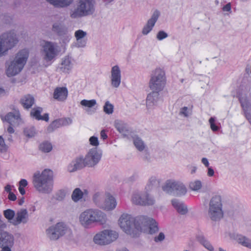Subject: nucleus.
I'll list each match as a JSON object with an SVG mask.
<instances>
[{
	"label": "nucleus",
	"instance_id": "obj_16",
	"mask_svg": "<svg viewBox=\"0 0 251 251\" xmlns=\"http://www.w3.org/2000/svg\"><path fill=\"white\" fill-rule=\"evenodd\" d=\"M242 108L243 109L244 115L251 124V103L249 100L246 96H241L239 98Z\"/></svg>",
	"mask_w": 251,
	"mask_h": 251
},
{
	"label": "nucleus",
	"instance_id": "obj_52",
	"mask_svg": "<svg viewBox=\"0 0 251 251\" xmlns=\"http://www.w3.org/2000/svg\"><path fill=\"white\" fill-rule=\"evenodd\" d=\"M66 196L64 191L60 190L58 191L55 194V199L58 201H62L64 200Z\"/></svg>",
	"mask_w": 251,
	"mask_h": 251
},
{
	"label": "nucleus",
	"instance_id": "obj_60",
	"mask_svg": "<svg viewBox=\"0 0 251 251\" xmlns=\"http://www.w3.org/2000/svg\"><path fill=\"white\" fill-rule=\"evenodd\" d=\"M214 175V171L211 167H208L207 175L209 176H212Z\"/></svg>",
	"mask_w": 251,
	"mask_h": 251
},
{
	"label": "nucleus",
	"instance_id": "obj_14",
	"mask_svg": "<svg viewBox=\"0 0 251 251\" xmlns=\"http://www.w3.org/2000/svg\"><path fill=\"white\" fill-rule=\"evenodd\" d=\"M28 221L29 215L27 209L22 208L16 212L15 218L10 223L14 226H18L21 224L25 225Z\"/></svg>",
	"mask_w": 251,
	"mask_h": 251
},
{
	"label": "nucleus",
	"instance_id": "obj_28",
	"mask_svg": "<svg viewBox=\"0 0 251 251\" xmlns=\"http://www.w3.org/2000/svg\"><path fill=\"white\" fill-rule=\"evenodd\" d=\"M50 4L57 8H65L70 6L74 0H46Z\"/></svg>",
	"mask_w": 251,
	"mask_h": 251
},
{
	"label": "nucleus",
	"instance_id": "obj_30",
	"mask_svg": "<svg viewBox=\"0 0 251 251\" xmlns=\"http://www.w3.org/2000/svg\"><path fill=\"white\" fill-rule=\"evenodd\" d=\"M104 233L105 237H106V240L107 245H109L113 242L115 241L119 237L118 233L113 230L111 229H104Z\"/></svg>",
	"mask_w": 251,
	"mask_h": 251
},
{
	"label": "nucleus",
	"instance_id": "obj_37",
	"mask_svg": "<svg viewBox=\"0 0 251 251\" xmlns=\"http://www.w3.org/2000/svg\"><path fill=\"white\" fill-rule=\"evenodd\" d=\"M155 202V199L152 195L147 192H144V200L142 203V206L152 205Z\"/></svg>",
	"mask_w": 251,
	"mask_h": 251
},
{
	"label": "nucleus",
	"instance_id": "obj_62",
	"mask_svg": "<svg viewBox=\"0 0 251 251\" xmlns=\"http://www.w3.org/2000/svg\"><path fill=\"white\" fill-rule=\"evenodd\" d=\"M190 173L191 174H194L196 172L197 167L195 166H191L189 167Z\"/></svg>",
	"mask_w": 251,
	"mask_h": 251
},
{
	"label": "nucleus",
	"instance_id": "obj_55",
	"mask_svg": "<svg viewBox=\"0 0 251 251\" xmlns=\"http://www.w3.org/2000/svg\"><path fill=\"white\" fill-rule=\"evenodd\" d=\"M89 142L90 144L93 146H98L99 145L98 139L95 136L91 137L89 139Z\"/></svg>",
	"mask_w": 251,
	"mask_h": 251
},
{
	"label": "nucleus",
	"instance_id": "obj_1",
	"mask_svg": "<svg viewBox=\"0 0 251 251\" xmlns=\"http://www.w3.org/2000/svg\"><path fill=\"white\" fill-rule=\"evenodd\" d=\"M166 83L164 71L160 68L153 70L151 75L149 86L151 92L147 97L146 106L148 110L153 108L157 104L160 93L164 89Z\"/></svg>",
	"mask_w": 251,
	"mask_h": 251
},
{
	"label": "nucleus",
	"instance_id": "obj_31",
	"mask_svg": "<svg viewBox=\"0 0 251 251\" xmlns=\"http://www.w3.org/2000/svg\"><path fill=\"white\" fill-rule=\"evenodd\" d=\"M114 126L116 129L121 133H125L128 131L127 125L123 121L120 120H115Z\"/></svg>",
	"mask_w": 251,
	"mask_h": 251
},
{
	"label": "nucleus",
	"instance_id": "obj_51",
	"mask_svg": "<svg viewBox=\"0 0 251 251\" xmlns=\"http://www.w3.org/2000/svg\"><path fill=\"white\" fill-rule=\"evenodd\" d=\"M7 149L8 146L5 144L4 139L1 136H0V152H5Z\"/></svg>",
	"mask_w": 251,
	"mask_h": 251
},
{
	"label": "nucleus",
	"instance_id": "obj_18",
	"mask_svg": "<svg viewBox=\"0 0 251 251\" xmlns=\"http://www.w3.org/2000/svg\"><path fill=\"white\" fill-rule=\"evenodd\" d=\"M86 166L85 160L83 157L80 156L75 158L69 164L68 171L69 172H74L79 170Z\"/></svg>",
	"mask_w": 251,
	"mask_h": 251
},
{
	"label": "nucleus",
	"instance_id": "obj_2",
	"mask_svg": "<svg viewBox=\"0 0 251 251\" xmlns=\"http://www.w3.org/2000/svg\"><path fill=\"white\" fill-rule=\"evenodd\" d=\"M33 184L37 191L41 193L50 194L53 187V172L50 169H45L42 173L34 174Z\"/></svg>",
	"mask_w": 251,
	"mask_h": 251
},
{
	"label": "nucleus",
	"instance_id": "obj_50",
	"mask_svg": "<svg viewBox=\"0 0 251 251\" xmlns=\"http://www.w3.org/2000/svg\"><path fill=\"white\" fill-rule=\"evenodd\" d=\"M215 118L211 117L209 120V123L210 125V128L213 131H217L219 129V127L215 124Z\"/></svg>",
	"mask_w": 251,
	"mask_h": 251
},
{
	"label": "nucleus",
	"instance_id": "obj_47",
	"mask_svg": "<svg viewBox=\"0 0 251 251\" xmlns=\"http://www.w3.org/2000/svg\"><path fill=\"white\" fill-rule=\"evenodd\" d=\"M62 126L61 124L60 119L54 120L52 123L49 126L48 128V131L49 132H52L54 129Z\"/></svg>",
	"mask_w": 251,
	"mask_h": 251
},
{
	"label": "nucleus",
	"instance_id": "obj_33",
	"mask_svg": "<svg viewBox=\"0 0 251 251\" xmlns=\"http://www.w3.org/2000/svg\"><path fill=\"white\" fill-rule=\"evenodd\" d=\"M131 200L134 204L142 205L144 200V192H134Z\"/></svg>",
	"mask_w": 251,
	"mask_h": 251
},
{
	"label": "nucleus",
	"instance_id": "obj_9",
	"mask_svg": "<svg viewBox=\"0 0 251 251\" xmlns=\"http://www.w3.org/2000/svg\"><path fill=\"white\" fill-rule=\"evenodd\" d=\"M162 190L166 193L175 196H181L187 192L185 185L181 181L168 180L162 187Z\"/></svg>",
	"mask_w": 251,
	"mask_h": 251
},
{
	"label": "nucleus",
	"instance_id": "obj_12",
	"mask_svg": "<svg viewBox=\"0 0 251 251\" xmlns=\"http://www.w3.org/2000/svg\"><path fill=\"white\" fill-rule=\"evenodd\" d=\"M137 222L141 223V228L140 232L153 234L159 230L157 222L151 218L141 216Z\"/></svg>",
	"mask_w": 251,
	"mask_h": 251
},
{
	"label": "nucleus",
	"instance_id": "obj_53",
	"mask_svg": "<svg viewBox=\"0 0 251 251\" xmlns=\"http://www.w3.org/2000/svg\"><path fill=\"white\" fill-rule=\"evenodd\" d=\"M168 36V34L163 30L159 31L156 34V38L159 41H161L166 38Z\"/></svg>",
	"mask_w": 251,
	"mask_h": 251
},
{
	"label": "nucleus",
	"instance_id": "obj_7",
	"mask_svg": "<svg viewBox=\"0 0 251 251\" xmlns=\"http://www.w3.org/2000/svg\"><path fill=\"white\" fill-rule=\"evenodd\" d=\"M29 52L27 50H20L16 54L14 59L8 66L6 73L8 77L14 76L23 70L28 57Z\"/></svg>",
	"mask_w": 251,
	"mask_h": 251
},
{
	"label": "nucleus",
	"instance_id": "obj_36",
	"mask_svg": "<svg viewBox=\"0 0 251 251\" xmlns=\"http://www.w3.org/2000/svg\"><path fill=\"white\" fill-rule=\"evenodd\" d=\"M132 139L136 148L140 151H143L145 148V145L142 139L136 135L132 137Z\"/></svg>",
	"mask_w": 251,
	"mask_h": 251
},
{
	"label": "nucleus",
	"instance_id": "obj_11",
	"mask_svg": "<svg viewBox=\"0 0 251 251\" xmlns=\"http://www.w3.org/2000/svg\"><path fill=\"white\" fill-rule=\"evenodd\" d=\"M68 229V227L65 223L59 222L50 226L46 230V234L50 240L55 241L64 236Z\"/></svg>",
	"mask_w": 251,
	"mask_h": 251
},
{
	"label": "nucleus",
	"instance_id": "obj_42",
	"mask_svg": "<svg viewBox=\"0 0 251 251\" xmlns=\"http://www.w3.org/2000/svg\"><path fill=\"white\" fill-rule=\"evenodd\" d=\"M93 201L97 205L101 207L102 203L104 201V199L103 198V196L101 194L97 193L95 194L93 196Z\"/></svg>",
	"mask_w": 251,
	"mask_h": 251
},
{
	"label": "nucleus",
	"instance_id": "obj_17",
	"mask_svg": "<svg viewBox=\"0 0 251 251\" xmlns=\"http://www.w3.org/2000/svg\"><path fill=\"white\" fill-rule=\"evenodd\" d=\"M160 13L158 10H155L151 15V18L148 20L146 25L144 26L142 33L143 35H147L152 30L157 22Z\"/></svg>",
	"mask_w": 251,
	"mask_h": 251
},
{
	"label": "nucleus",
	"instance_id": "obj_44",
	"mask_svg": "<svg viewBox=\"0 0 251 251\" xmlns=\"http://www.w3.org/2000/svg\"><path fill=\"white\" fill-rule=\"evenodd\" d=\"M190 188L195 191H198L202 187V183L200 180H196L194 181H192L189 184Z\"/></svg>",
	"mask_w": 251,
	"mask_h": 251
},
{
	"label": "nucleus",
	"instance_id": "obj_19",
	"mask_svg": "<svg viewBox=\"0 0 251 251\" xmlns=\"http://www.w3.org/2000/svg\"><path fill=\"white\" fill-rule=\"evenodd\" d=\"M111 85L115 88H118L121 81V70L118 66H114L111 69Z\"/></svg>",
	"mask_w": 251,
	"mask_h": 251
},
{
	"label": "nucleus",
	"instance_id": "obj_29",
	"mask_svg": "<svg viewBox=\"0 0 251 251\" xmlns=\"http://www.w3.org/2000/svg\"><path fill=\"white\" fill-rule=\"evenodd\" d=\"M34 97L30 95H26L24 96L20 100V102L25 109H29L34 103Z\"/></svg>",
	"mask_w": 251,
	"mask_h": 251
},
{
	"label": "nucleus",
	"instance_id": "obj_41",
	"mask_svg": "<svg viewBox=\"0 0 251 251\" xmlns=\"http://www.w3.org/2000/svg\"><path fill=\"white\" fill-rule=\"evenodd\" d=\"M24 134L28 138L33 137L36 134L35 129L33 126H27L24 129Z\"/></svg>",
	"mask_w": 251,
	"mask_h": 251
},
{
	"label": "nucleus",
	"instance_id": "obj_10",
	"mask_svg": "<svg viewBox=\"0 0 251 251\" xmlns=\"http://www.w3.org/2000/svg\"><path fill=\"white\" fill-rule=\"evenodd\" d=\"M41 55L46 62H51L57 55L58 50L57 44L50 41H44L42 46Z\"/></svg>",
	"mask_w": 251,
	"mask_h": 251
},
{
	"label": "nucleus",
	"instance_id": "obj_35",
	"mask_svg": "<svg viewBox=\"0 0 251 251\" xmlns=\"http://www.w3.org/2000/svg\"><path fill=\"white\" fill-rule=\"evenodd\" d=\"M237 241L243 247L251 250V239L245 236L239 235L237 237Z\"/></svg>",
	"mask_w": 251,
	"mask_h": 251
},
{
	"label": "nucleus",
	"instance_id": "obj_45",
	"mask_svg": "<svg viewBox=\"0 0 251 251\" xmlns=\"http://www.w3.org/2000/svg\"><path fill=\"white\" fill-rule=\"evenodd\" d=\"M80 104L83 106L88 108H93L97 104V101L95 100H83L80 101Z\"/></svg>",
	"mask_w": 251,
	"mask_h": 251
},
{
	"label": "nucleus",
	"instance_id": "obj_57",
	"mask_svg": "<svg viewBox=\"0 0 251 251\" xmlns=\"http://www.w3.org/2000/svg\"><path fill=\"white\" fill-rule=\"evenodd\" d=\"M19 187H25L27 185L28 182L26 179H22L19 181Z\"/></svg>",
	"mask_w": 251,
	"mask_h": 251
},
{
	"label": "nucleus",
	"instance_id": "obj_4",
	"mask_svg": "<svg viewBox=\"0 0 251 251\" xmlns=\"http://www.w3.org/2000/svg\"><path fill=\"white\" fill-rule=\"evenodd\" d=\"M106 215L101 211L97 209H88L82 212L79 217V221L82 226L88 228L94 223L103 225L106 221Z\"/></svg>",
	"mask_w": 251,
	"mask_h": 251
},
{
	"label": "nucleus",
	"instance_id": "obj_22",
	"mask_svg": "<svg viewBox=\"0 0 251 251\" xmlns=\"http://www.w3.org/2000/svg\"><path fill=\"white\" fill-rule=\"evenodd\" d=\"M68 91L66 87H56L53 94V98L59 101H65L68 97Z\"/></svg>",
	"mask_w": 251,
	"mask_h": 251
},
{
	"label": "nucleus",
	"instance_id": "obj_61",
	"mask_svg": "<svg viewBox=\"0 0 251 251\" xmlns=\"http://www.w3.org/2000/svg\"><path fill=\"white\" fill-rule=\"evenodd\" d=\"M201 162L206 167H209V162L208 159L206 158L203 157L201 159Z\"/></svg>",
	"mask_w": 251,
	"mask_h": 251
},
{
	"label": "nucleus",
	"instance_id": "obj_64",
	"mask_svg": "<svg viewBox=\"0 0 251 251\" xmlns=\"http://www.w3.org/2000/svg\"><path fill=\"white\" fill-rule=\"evenodd\" d=\"M41 120H44L48 122L49 120V114L47 113L45 114L43 116H41Z\"/></svg>",
	"mask_w": 251,
	"mask_h": 251
},
{
	"label": "nucleus",
	"instance_id": "obj_59",
	"mask_svg": "<svg viewBox=\"0 0 251 251\" xmlns=\"http://www.w3.org/2000/svg\"><path fill=\"white\" fill-rule=\"evenodd\" d=\"M231 10V4L230 3H227L223 8V10L224 11H229Z\"/></svg>",
	"mask_w": 251,
	"mask_h": 251
},
{
	"label": "nucleus",
	"instance_id": "obj_34",
	"mask_svg": "<svg viewBox=\"0 0 251 251\" xmlns=\"http://www.w3.org/2000/svg\"><path fill=\"white\" fill-rule=\"evenodd\" d=\"M197 240L209 251H213L214 250L213 247L203 235H198L197 236Z\"/></svg>",
	"mask_w": 251,
	"mask_h": 251
},
{
	"label": "nucleus",
	"instance_id": "obj_58",
	"mask_svg": "<svg viewBox=\"0 0 251 251\" xmlns=\"http://www.w3.org/2000/svg\"><path fill=\"white\" fill-rule=\"evenodd\" d=\"M8 198L10 201H15L17 199V197L12 192L8 194Z\"/></svg>",
	"mask_w": 251,
	"mask_h": 251
},
{
	"label": "nucleus",
	"instance_id": "obj_43",
	"mask_svg": "<svg viewBox=\"0 0 251 251\" xmlns=\"http://www.w3.org/2000/svg\"><path fill=\"white\" fill-rule=\"evenodd\" d=\"M39 149L44 152H49L51 151L52 147L50 143L45 141L40 145Z\"/></svg>",
	"mask_w": 251,
	"mask_h": 251
},
{
	"label": "nucleus",
	"instance_id": "obj_3",
	"mask_svg": "<svg viewBox=\"0 0 251 251\" xmlns=\"http://www.w3.org/2000/svg\"><path fill=\"white\" fill-rule=\"evenodd\" d=\"M96 0H77L75 6L70 10V17L73 19L91 16L96 12Z\"/></svg>",
	"mask_w": 251,
	"mask_h": 251
},
{
	"label": "nucleus",
	"instance_id": "obj_25",
	"mask_svg": "<svg viewBox=\"0 0 251 251\" xmlns=\"http://www.w3.org/2000/svg\"><path fill=\"white\" fill-rule=\"evenodd\" d=\"M172 204L179 214L185 215L188 212L187 207L182 201L177 199H173L172 200Z\"/></svg>",
	"mask_w": 251,
	"mask_h": 251
},
{
	"label": "nucleus",
	"instance_id": "obj_49",
	"mask_svg": "<svg viewBox=\"0 0 251 251\" xmlns=\"http://www.w3.org/2000/svg\"><path fill=\"white\" fill-rule=\"evenodd\" d=\"M191 114V110L187 107L184 106L180 108L179 111V115L183 116L185 117H188Z\"/></svg>",
	"mask_w": 251,
	"mask_h": 251
},
{
	"label": "nucleus",
	"instance_id": "obj_13",
	"mask_svg": "<svg viewBox=\"0 0 251 251\" xmlns=\"http://www.w3.org/2000/svg\"><path fill=\"white\" fill-rule=\"evenodd\" d=\"M101 157V153L98 151L97 148L90 150L84 158L86 166L92 167L97 164Z\"/></svg>",
	"mask_w": 251,
	"mask_h": 251
},
{
	"label": "nucleus",
	"instance_id": "obj_24",
	"mask_svg": "<svg viewBox=\"0 0 251 251\" xmlns=\"http://www.w3.org/2000/svg\"><path fill=\"white\" fill-rule=\"evenodd\" d=\"M68 29V27L65 25L62 21L54 22L52 24L51 27L52 31L57 36L60 35Z\"/></svg>",
	"mask_w": 251,
	"mask_h": 251
},
{
	"label": "nucleus",
	"instance_id": "obj_27",
	"mask_svg": "<svg viewBox=\"0 0 251 251\" xmlns=\"http://www.w3.org/2000/svg\"><path fill=\"white\" fill-rule=\"evenodd\" d=\"M106 237L104 230L97 233L93 237L94 243L99 246H106L107 245Z\"/></svg>",
	"mask_w": 251,
	"mask_h": 251
},
{
	"label": "nucleus",
	"instance_id": "obj_23",
	"mask_svg": "<svg viewBox=\"0 0 251 251\" xmlns=\"http://www.w3.org/2000/svg\"><path fill=\"white\" fill-rule=\"evenodd\" d=\"M116 205L117 202L114 197L108 194L104 198L101 208L106 210H112L116 207Z\"/></svg>",
	"mask_w": 251,
	"mask_h": 251
},
{
	"label": "nucleus",
	"instance_id": "obj_63",
	"mask_svg": "<svg viewBox=\"0 0 251 251\" xmlns=\"http://www.w3.org/2000/svg\"><path fill=\"white\" fill-rule=\"evenodd\" d=\"M6 227V224L1 220V216L0 215V228H4Z\"/></svg>",
	"mask_w": 251,
	"mask_h": 251
},
{
	"label": "nucleus",
	"instance_id": "obj_21",
	"mask_svg": "<svg viewBox=\"0 0 251 251\" xmlns=\"http://www.w3.org/2000/svg\"><path fill=\"white\" fill-rule=\"evenodd\" d=\"M87 36V32L82 29L76 30L75 32V37L76 39L75 47L77 48H84L87 44V39L85 38Z\"/></svg>",
	"mask_w": 251,
	"mask_h": 251
},
{
	"label": "nucleus",
	"instance_id": "obj_8",
	"mask_svg": "<svg viewBox=\"0 0 251 251\" xmlns=\"http://www.w3.org/2000/svg\"><path fill=\"white\" fill-rule=\"evenodd\" d=\"M19 37L15 30H10L0 35V57L5 55L18 43Z\"/></svg>",
	"mask_w": 251,
	"mask_h": 251
},
{
	"label": "nucleus",
	"instance_id": "obj_15",
	"mask_svg": "<svg viewBox=\"0 0 251 251\" xmlns=\"http://www.w3.org/2000/svg\"><path fill=\"white\" fill-rule=\"evenodd\" d=\"M6 122L11 126H18L22 123V119L19 110L13 109V111L8 112L4 117Z\"/></svg>",
	"mask_w": 251,
	"mask_h": 251
},
{
	"label": "nucleus",
	"instance_id": "obj_46",
	"mask_svg": "<svg viewBox=\"0 0 251 251\" xmlns=\"http://www.w3.org/2000/svg\"><path fill=\"white\" fill-rule=\"evenodd\" d=\"M3 215L8 221H13L16 213L13 210L8 209L3 211Z\"/></svg>",
	"mask_w": 251,
	"mask_h": 251
},
{
	"label": "nucleus",
	"instance_id": "obj_40",
	"mask_svg": "<svg viewBox=\"0 0 251 251\" xmlns=\"http://www.w3.org/2000/svg\"><path fill=\"white\" fill-rule=\"evenodd\" d=\"M43 111V108L40 107H37L33 108L30 112L31 117L35 118L37 120H41V113Z\"/></svg>",
	"mask_w": 251,
	"mask_h": 251
},
{
	"label": "nucleus",
	"instance_id": "obj_6",
	"mask_svg": "<svg viewBox=\"0 0 251 251\" xmlns=\"http://www.w3.org/2000/svg\"><path fill=\"white\" fill-rule=\"evenodd\" d=\"M207 218L212 221L218 222L224 217L222 197L215 195L210 200L207 211Z\"/></svg>",
	"mask_w": 251,
	"mask_h": 251
},
{
	"label": "nucleus",
	"instance_id": "obj_38",
	"mask_svg": "<svg viewBox=\"0 0 251 251\" xmlns=\"http://www.w3.org/2000/svg\"><path fill=\"white\" fill-rule=\"evenodd\" d=\"M58 36L59 37L62 43L64 45L69 43L72 37L69 29Z\"/></svg>",
	"mask_w": 251,
	"mask_h": 251
},
{
	"label": "nucleus",
	"instance_id": "obj_39",
	"mask_svg": "<svg viewBox=\"0 0 251 251\" xmlns=\"http://www.w3.org/2000/svg\"><path fill=\"white\" fill-rule=\"evenodd\" d=\"M72 199L74 202H77L83 198L82 191L79 188H76L73 191L72 196Z\"/></svg>",
	"mask_w": 251,
	"mask_h": 251
},
{
	"label": "nucleus",
	"instance_id": "obj_5",
	"mask_svg": "<svg viewBox=\"0 0 251 251\" xmlns=\"http://www.w3.org/2000/svg\"><path fill=\"white\" fill-rule=\"evenodd\" d=\"M140 216L136 218L127 214H123L119 219L121 228L126 234L133 237L137 236L141 230V223L138 222Z\"/></svg>",
	"mask_w": 251,
	"mask_h": 251
},
{
	"label": "nucleus",
	"instance_id": "obj_54",
	"mask_svg": "<svg viewBox=\"0 0 251 251\" xmlns=\"http://www.w3.org/2000/svg\"><path fill=\"white\" fill-rule=\"evenodd\" d=\"M61 121V124H62V126H67L71 125L73 120L70 118H65L60 119Z\"/></svg>",
	"mask_w": 251,
	"mask_h": 251
},
{
	"label": "nucleus",
	"instance_id": "obj_26",
	"mask_svg": "<svg viewBox=\"0 0 251 251\" xmlns=\"http://www.w3.org/2000/svg\"><path fill=\"white\" fill-rule=\"evenodd\" d=\"M73 68V64L71 58L68 56H66L62 59V62L59 67V69L63 73H68Z\"/></svg>",
	"mask_w": 251,
	"mask_h": 251
},
{
	"label": "nucleus",
	"instance_id": "obj_48",
	"mask_svg": "<svg viewBox=\"0 0 251 251\" xmlns=\"http://www.w3.org/2000/svg\"><path fill=\"white\" fill-rule=\"evenodd\" d=\"M114 106L109 101H106L103 106V111L107 114H111L113 112Z\"/></svg>",
	"mask_w": 251,
	"mask_h": 251
},
{
	"label": "nucleus",
	"instance_id": "obj_20",
	"mask_svg": "<svg viewBox=\"0 0 251 251\" xmlns=\"http://www.w3.org/2000/svg\"><path fill=\"white\" fill-rule=\"evenodd\" d=\"M14 236L8 232L0 231V247L12 246L14 244Z\"/></svg>",
	"mask_w": 251,
	"mask_h": 251
},
{
	"label": "nucleus",
	"instance_id": "obj_56",
	"mask_svg": "<svg viewBox=\"0 0 251 251\" xmlns=\"http://www.w3.org/2000/svg\"><path fill=\"white\" fill-rule=\"evenodd\" d=\"M165 239V235L163 232H160L157 236L154 237V240L155 242H162Z\"/></svg>",
	"mask_w": 251,
	"mask_h": 251
},
{
	"label": "nucleus",
	"instance_id": "obj_32",
	"mask_svg": "<svg viewBox=\"0 0 251 251\" xmlns=\"http://www.w3.org/2000/svg\"><path fill=\"white\" fill-rule=\"evenodd\" d=\"M160 182V179L156 176H152L149 178L146 189L150 190L154 188L157 187L159 186Z\"/></svg>",
	"mask_w": 251,
	"mask_h": 251
}]
</instances>
